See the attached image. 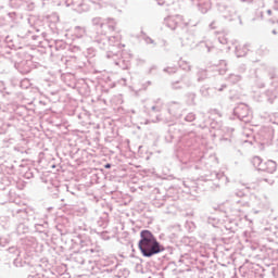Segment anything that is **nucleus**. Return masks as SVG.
<instances>
[{
    "mask_svg": "<svg viewBox=\"0 0 278 278\" xmlns=\"http://www.w3.org/2000/svg\"><path fill=\"white\" fill-rule=\"evenodd\" d=\"M139 250L144 257H153L157 253H162V245L151 232V230H141L138 243Z\"/></svg>",
    "mask_w": 278,
    "mask_h": 278,
    "instance_id": "nucleus-1",
    "label": "nucleus"
},
{
    "mask_svg": "<svg viewBox=\"0 0 278 278\" xmlns=\"http://www.w3.org/2000/svg\"><path fill=\"white\" fill-rule=\"evenodd\" d=\"M105 168H112V165L109 163L106 165H104Z\"/></svg>",
    "mask_w": 278,
    "mask_h": 278,
    "instance_id": "nucleus-2",
    "label": "nucleus"
}]
</instances>
